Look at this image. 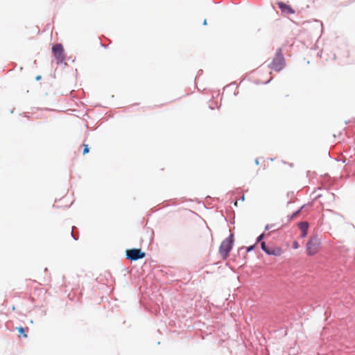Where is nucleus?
<instances>
[{
    "label": "nucleus",
    "mask_w": 355,
    "mask_h": 355,
    "mask_svg": "<svg viewBox=\"0 0 355 355\" xmlns=\"http://www.w3.org/2000/svg\"><path fill=\"white\" fill-rule=\"evenodd\" d=\"M254 245H250V246L248 247L247 252L252 251L254 249Z\"/></svg>",
    "instance_id": "obj_15"
},
{
    "label": "nucleus",
    "mask_w": 355,
    "mask_h": 355,
    "mask_svg": "<svg viewBox=\"0 0 355 355\" xmlns=\"http://www.w3.org/2000/svg\"><path fill=\"white\" fill-rule=\"evenodd\" d=\"M40 78H41V77H40V76H37L36 80H40Z\"/></svg>",
    "instance_id": "obj_19"
},
{
    "label": "nucleus",
    "mask_w": 355,
    "mask_h": 355,
    "mask_svg": "<svg viewBox=\"0 0 355 355\" xmlns=\"http://www.w3.org/2000/svg\"><path fill=\"white\" fill-rule=\"evenodd\" d=\"M320 239L317 236H311L306 244V250L309 255H314L319 250Z\"/></svg>",
    "instance_id": "obj_3"
},
{
    "label": "nucleus",
    "mask_w": 355,
    "mask_h": 355,
    "mask_svg": "<svg viewBox=\"0 0 355 355\" xmlns=\"http://www.w3.org/2000/svg\"><path fill=\"white\" fill-rule=\"evenodd\" d=\"M300 211V209H299V210L296 211L295 212H294V213H293V214L290 216V220H291V219L294 218L295 217H296V216L299 214Z\"/></svg>",
    "instance_id": "obj_12"
},
{
    "label": "nucleus",
    "mask_w": 355,
    "mask_h": 355,
    "mask_svg": "<svg viewBox=\"0 0 355 355\" xmlns=\"http://www.w3.org/2000/svg\"><path fill=\"white\" fill-rule=\"evenodd\" d=\"M17 329H18V331L20 334V335L23 334L25 338L27 337V335L24 334L25 329L24 327H20L17 328Z\"/></svg>",
    "instance_id": "obj_9"
},
{
    "label": "nucleus",
    "mask_w": 355,
    "mask_h": 355,
    "mask_svg": "<svg viewBox=\"0 0 355 355\" xmlns=\"http://www.w3.org/2000/svg\"><path fill=\"white\" fill-rule=\"evenodd\" d=\"M145 255V252H142L140 249L134 248L126 250V257L130 261H137L143 259Z\"/></svg>",
    "instance_id": "obj_4"
},
{
    "label": "nucleus",
    "mask_w": 355,
    "mask_h": 355,
    "mask_svg": "<svg viewBox=\"0 0 355 355\" xmlns=\"http://www.w3.org/2000/svg\"><path fill=\"white\" fill-rule=\"evenodd\" d=\"M308 227H309V224L307 222H301L300 223V227L301 232H302V237H304L306 236Z\"/></svg>",
    "instance_id": "obj_7"
},
{
    "label": "nucleus",
    "mask_w": 355,
    "mask_h": 355,
    "mask_svg": "<svg viewBox=\"0 0 355 355\" xmlns=\"http://www.w3.org/2000/svg\"><path fill=\"white\" fill-rule=\"evenodd\" d=\"M261 250L268 255H275L279 256L280 255V250H276L273 248H268L264 241L261 242Z\"/></svg>",
    "instance_id": "obj_6"
},
{
    "label": "nucleus",
    "mask_w": 355,
    "mask_h": 355,
    "mask_svg": "<svg viewBox=\"0 0 355 355\" xmlns=\"http://www.w3.org/2000/svg\"><path fill=\"white\" fill-rule=\"evenodd\" d=\"M293 248L297 249L298 248V244L297 242H294L293 245Z\"/></svg>",
    "instance_id": "obj_16"
},
{
    "label": "nucleus",
    "mask_w": 355,
    "mask_h": 355,
    "mask_svg": "<svg viewBox=\"0 0 355 355\" xmlns=\"http://www.w3.org/2000/svg\"><path fill=\"white\" fill-rule=\"evenodd\" d=\"M52 51L58 63H62L64 60V49L61 44H55Z\"/></svg>",
    "instance_id": "obj_5"
},
{
    "label": "nucleus",
    "mask_w": 355,
    "mask_h": 355,
    "mask_svg": "<svg viewBox=\"0 0 355 355\" xmlns=\"http://www.w3.org/2000/svg\"><path fill=\"white\" fill-rule=\"evenodd\" d=\"M233 242L234 238L232 234L222 241L219 248V252L224 259L227 258L229 253L232 250Z\"/></svg>",
    "instance_id": "obj_2"
},
{
    "label": "nucleus",
    "mask_w": 355,
    "mask_h": 355,
    "mask_svg": "<svg viewBox=\"0 0 355 355\" xmlns=\"http://www.w3.org/2000/svg\"><path fill=\"white\" fill-rule=\"evenodd\" d=\"M276 227V225L275 224H268L265 226V230H269L272 228H275Z\"/></svg>",
    "instance_id": "obj_10"
},
{
    "label": "nucleus",
    "mask_w": 355,
    "mask_h": 355,
    "mask_svg": "<svg viewBox=\"0 0 355 355\" xmlns=\"http://www.w3.org/2000/svg\"><path fill=\"white\" fill-rule=\"evenodd\" d=\"M83 146H84L83 154L85 155L89 152V148L88 145H87V144H84Z\"/></svg>",
    "instance_id": "obj_13"
},
{
    "label": "nucleus",
    "mask_w": 355,
    "mask_h": 355,
    "mask_svg": "<svg viewBox=\"0 0 355 355\" xmlns=\"http://www.w3.org/2000/svg\"><path fill=\"white\" fill-rule=\"evenodd\" d=\"M264 237V234L262 233L257 238V243H259V242H261V241L263 240Z\"/></svg>",
    "instance_id": "obj_11"
},
{
    "label": "nucleus",
    "mask_w": 355,
    "mask_h": 355,
    "mask_svg": "<svg viewBox=\"0 0 355 355\" xmlns=\"http://www.w3.org/2000/svg\"><path fill=\"white\" fill-rule=\"evenodd\" d=\"M255 163H256V164H257V165H258V164H259V160H258V159H255Z\"/></svg>",
    "instance_id": "obj_17"
},
{
    "label": "nucleus",
    "mask_w": 355,
    "mask_h": 355,
    "mask_svg": "<svg viewBox=\"0 0 355 355\" xmlns=\"http://www.w3.org/2000/svg\"><path fill=\"white\" fill-rule=\"evenodd\" d=\"M203 24L204 25H206L207 24V19H205L204 21H203Z\"/></svg>",
    "instance_id": "obj_18"
},
{
    "label": "nucleus",
    "mask_w": 355,
    "mask_h": 355,
    "mask_svg": "<svg viewBox=\"0 0 355 355\" xmlns=\"http://www.w3.org/2000/svg\"><path fill=\"white\" fill-rule=\"evenodd\" d=\"M73 228H75V227H72V230H71V236L73 238L74 240H78V236H76V234H75L73 233Z\"/></svg>",
    "instance_id": "obj_14"
},
{
    "label": "nucleus",
    "mask_w": 355,
    "mask_h": 355,
    "mask_svg": "<svg viewBox=\"0 0 355 355\" xmlns=\"http://www.w3.org/2000/svg\"><path fill=\"white\" fill-rule=\"evenodd\" d=\"M279 8L282 10V11H287L288 13H293L294 12V10L288 5L282 3V2H280L279 3Z\"/></svg>",
    "instance_id": "obj_8"
},
{
    "label": "nucleus",
    "mask_w": 355,
    "mask_h": 355,
    "mask_svg": "<svg viewBox=\"0 0 355 355\" xmlns=\"http://www.w3.org/2000/svg\"><path fill=\"white\" fill-rule=\"evenodd\" d=\"M285 59L282 53V50L279 48L275 53L272 62L269 64V67L275 71H282L285 67Z\"/></svg>",
    "instance_id": "obj_1"
}]
</instances>
